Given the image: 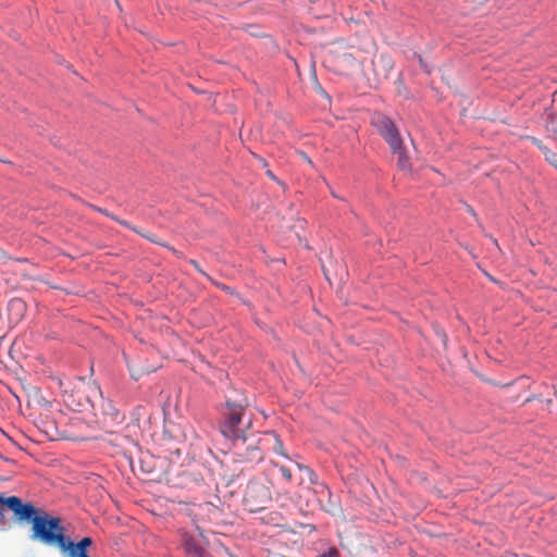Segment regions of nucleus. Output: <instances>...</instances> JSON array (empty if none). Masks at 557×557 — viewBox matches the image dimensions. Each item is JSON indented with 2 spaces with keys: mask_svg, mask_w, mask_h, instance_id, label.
<instances>
[{
  "mask_svg": "<svg viewBox=\"0 0 557 557\" xmlns=\"http://www.w3.org/2000/svg\"><path fill=\"white\" fill-rule=\"evenodd\" d=\"M228 412L224 423L221 425V433L233 443V453L237 462H258L263 455L252 435L246 434L244 428L251 424L249 419L244 423L245 404L227 400Z\"/></svg>",
  "mask_w": 557,
  "mask_h": 557,
  "instance_id": "1",
  "label": "nucleus"
},
{
  "mask_svg": "<svg viewBox=\"0 0 557 557\" xmlns=\"http://www.w3.org/2000/svg\"><path fill=\"white\" fill-rule=\"evenodd\" d=\"M13 512L18 523L30 522L33 541L45 544L52 531H55L60 517L51 516L46 510L35 507L32 503H23L17 496L0 495V520L4 519V510Z\"/></svg>",
  "mask_w": 557,
  "mask_h": 557,
  "instance_id": "2",
  "label": "nucleus"
},
{
  "mask_svg": "<svg viewBox=\"0 0 557 557\" xmlns=\"http://www.w3.org/2000/svg\"><path fill=\"white\" fill-rule=\"evenodd\" d=\"M44 545L57 546L62 553H66L69 557H90L87 549L74 543L66 534L62 520L58 521L55 531H52Z\"/></svg>",
  "mask_w": 557,
  "mask_h": 557,
  "instance_id": "3",
  "label": "nucleus"
},
{
  "mask_svg": "<svg viewBox=\"0 0 557 557\" xmlns=\"http://www.w3.org/2000/svg\"><path fill=\"white\" fill-rule=\"evenodd\" d=\"M372 125L379 134L385 139L392 151H396L403 145V138L395 123L386 115L374 114Z\"/></svg>",
  "mask_w": 557,
  "mask_h": 557,
  "instance_id": "4",
  "label": "nucleus"
},
{
  "mask_svg": "<svg viewBox=\"0 0 557 557\" xmlns=\"http://www.w3.org/2000/svg\"><path fill=\"white\" fill-rule=\"evenodd\" d=\"M90 392L95 396V400H91V407L96 417L100 416L103 423L117 422L121 420L120 411L110 399L102 396L101 389L98 386H90Z\"/></svg>",
  "mask_w": 557,
  "mask_h": 557,
  "instance_id": "5",
  "label": "nucleus"
},
{
  "mask_svg": "<svg viewBox=\"0 0 557 557\" xmlns=\"http://www.w3.org/2000/svg\"><path fill=\"white\" fill-rule=\"evenodd\" d=\"M245 499L253 510H258L265 507L269 503L270 492L267 487L260 484H250L247 487Z\"/></svg>",
  "mask_w": 557,
  "mask_h": 557,
  "instance_id": "6",
  "label": "nucleus"
},
{
  "mask_svg": "<svg viewBox=\"0 0 557 557\" xmlns=\"http://www.w3.org/2000/svg\"><path fill=\"white\" fill-rule=\"evenodd\" d=\"M267 436L269 437V441L271 443V448L273 449V451L280 456H283L284 458L288 459V455L286 454L285 449H284V446H283V443L281 441V438L278 437V435L274 432H269L267 434Z\"/></svg>",
  "mask_w": 557,
  "mask_h": 557,
  "instance_id": "7",
  "label": "nucleus"
},
{
  "mask_svg": "<svg viewBox=\"0 0 557 557\" xmlns=\"http://www.w3.org/2000/svg\"><path fill=\"white\" fill-rule=\"evenodd\" d=\"M393 153H396L398 156L397 166L403 171H409L410 162L404 146L401 145L400 148L397 149L396 151H393Z\"/></svg>",
  "mask_w": 557,
  "mask_h": 557,
  "instance_id": "8",
  "label": "nucleus"
},
{
  "mask_svg": "<svg viewBox=\"0 0 557 557\" xmlns=\"http://www.w3.org/2000/svg\"><path fill=\"white\" fill-rule=\"evenodd\" d=\"M534 143L537 145V147L543 151L545 159L550 163L555 164L556 154L549 150L547 147L543 146L542 143L537 139H534Z\"/></svg>",
  "mask_w": 557,
  "mask_h": 557,
  "instance_id": "9",
  "label": "nucleus"
},
{
  "mask_svg": "<svg viewBox=\"0 0 557 557\" xmlns=\"http://www.w3.org/2000/svg\"><path fill=\"white\" fill-rule=\"evenodd\" d=\"M296 467L300 471H302L305 473V475L308 476V479H309L311 484H315L317 483L318 478H317L315 473L308 466H304L301 463L296 462Z\"/></svg>",
  "mask_w": 557,
  "mask_h": 557,
  "instance_id": "10",
  "label": "nucleus"
},
{
  "mask_svg": "<svg viewBox=\"0 0 557 557\" xmlns=\"http://www.w3.org/2000/svg\"><path fill=\"white\" fill-rule=\"evenodd\" d=\"M9 307L11 310H16L21 314L25 311V302L18 298L12 299Z\"/></svg>",
  "mask_w": 557,
  "mask_h": 557,
  "instance_id": "11",
  "label": "nucleus"
},
{
  "mask_svg": "<svg viewBox=\"0 0 557 557\" xmlns=\"http://www.w3.org/2000/svg\"><path fill=\"white\" fill-rule=\"evenodd\" d=\"M139 235H140V236H143V237H145V238H147L148 240H150V242H152V243H154V244H158V245H161V246H163V247L169 248V249H170L172 252H174V253H177V251H176L173 247H170V246H168L165 243H162V242L158 240V239H157V237H156L154 235L150 234V233H144V232H141V234H139Z\"/></svg>",
  "mask_w": 557,
  "mask_h": 557,
  "instance_id": "12",
  "label": "nucleus"
},
{
  "mask_svg": "<svg viewBox=\"0 0 557 557\" xmlns=\"http://www.w3.org/2000/svg\"><path fill=\"white\" fill-rule=\"evenodd\" d=\"M272 465L274 467H277V463H275V462H272ZM278 470H280L284 481L289 483L292 481V479H293L290 469L285 467V466H278Z\"/></svg>",
  "mask_w": 557,
  "mask_h": 557,
  "instance_id": "13",
  "label": "nucleus"
},
{
  "mask_svg": "<svg viewBox=\"0 0 557 557\" xmlns=\"http://www.w3.org/2000/svg\"><path fill=\"white\" fill-rule=\"evenodd\" d=\"M546 128L554 135L555 138H557V115L550 119L546 125Z\"/></svg>",
  "mask_w": 557,
  "mask_h": 557,
  "instance_id": "14",
  "label": "nucleus"
},
{
  "mask_svg": "<svg viewBox=\"0 0 557 557\" xmlns=\"http://www.w3.org/2000/svg\"><path fill=\"white\" fill-rule=\"evenodd\" d=\"M112 220L116 221L117 223H120L121 225L134 231L135 233L137 234H141V231L139 228H137L136 226L132 225L131 223H128L127 221L125 220H121L119 219L117 216H112Z\"/></svg>",
  "mask_w": 557,
  "mask_h": 557,
  "instance_id": "15",
  "label": "nucleus"
},
{
  "mask_svg": "<svg viewBox=\"0 0 557 557\" xmlns=\"http://www.w3.org/2000/svg\"><path fill=\"white\" fill-rule=\"evenodd\" d=\"M79 546H82V548L84 547L85 549H87L89 546L92 545V540L91 537H83L78 543H77Z\"/></svg>",
  "mask_w": 557,
  "mask_h": 557,
  "instance_id": "16",
  "label": "nucleus"
},
{
  "mask_svg": "<svg viewBox=\"0 0 557 557\" xmlns=\"http://www.w3.org/2000/svg\"><path fill=\"white\" fill-rule=\"evenodd\" d=\"M381 60L382 62H384V65L387 67V69H392L393 67V62L389 58L387 57H381Z\"/></svg>",
  "mask_w": 557,
  "mask_h": 557,
  "instance_id": "17",
  "label": "nucleus"
},
{
  "mask_svg": "<svg viewBox=\"0 0 557 557\" xmlns=\"http://www.w3.org/2000/svg\"><path fill=\"white\" fill-rule=\"evenodd\" d=\"M299 156L301 157L302 160H305L306 162H308L309 164L312 165V161L311 159L308 157V154L304 151H299Z\"/></svg>",
  "mask_w": 557,
  "mask_h": 557,
  "instance_id": "18",
  "label": "nucleus"
},
{
  "mask_svg": "<svg viewBox=\"0 0 557 557\" xmlns=\"http://www.w3.org/2000/svg\"><path fill=\"white\" fill-rule=\"evenodd\" d=\"M8 259L7 252L0 248V260Z\"/></svg>",
  "mask_w": 557,
  "mask_h": 557,
  "instance_id": "19",
  "label": "nucleus"
},
{
  "mask_svg": "<svg viewBox=\"0 0 557 557\" xmlns=\"http://www.w3.org/2000/svg\"><path fill=\"white\" fill-rule=\"evenodd\" d=\"M99 211H100L102 214H104V215H107V216H109V218H111V219H112V216H114L113 214H110L107 210L99 209Z\"/></svg>",
  "mask_w": 557,
  "mask_h": 557,
  "instance_id": "20",
  "label": "nucleus"
},
{
  "mask_svg": "<svg viewBox=\"0 0 557 557\" xmlns=\"http://www.w3.org/2000/svg\"><path fill=\"white\" fill-rule=\"evenodd\" d=\"M207 510L210 512L212 510H216L218 508L211 506L210 504H206Z\"/></svg>",
  "mask_w": 557,
  "mask_h": 557,
  "instance_id": "21",
  "label": "nucleus"
},
{
  "mask_svg": "<svg viewBox=\"0 0 557 557\" xmlns=\"http://www.w3.org/2000/svg\"><path fill=\"white\" fill-rule=\"evenodd\" d=\"M419 62H420L421 66H423V67H424V70L429 72V70L426 69V66L423 64V60H422V58H421V57H419Z\"/></svg>",
  "mask_w": 557,
  "mask_h": 557,
  "instance_id": "22",
  "label": "nucleus"
}]
</instances>
